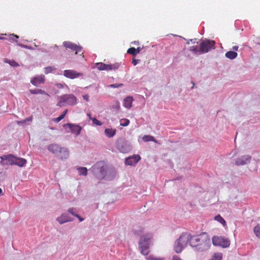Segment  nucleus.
<instances>
[{
  "instance_id": "nucleus-1",
  "label": "nucleus",
  "mask_w": 260,
  "mask_h": 260,
  "mask_svg": "<svg viewBox=\"0 0 260 260\" xmlns=\"http://www.w3.org/2000/svg\"><path fill=\"white\" fill-rule=\"evenodd\" d=\"M190 245L197 250L203 251L210 247V239L205 232L198 235H190Z\"/></svg>"
},
{
  "instance_id": "nucleus-2",
  "label": "nucleus",
  "mask_w": 260,
  "mask_h": 260,
  "mask_svg": "<svg viewBox=\"0 0 260 260\" xmlns=\"http://www.w3.org/2000/svg\"><path fill=\"white\" fill-rule=\"evenodd\" d=\"M190 235L187 233L182 234L175 242L174 250L177 253H180L186 246L188 243L190 244Z\"/></svg>"
},
{
  "instance_id": "nucleus-3",
  "label": "nucleus",
  "mask_w": 260,
  "mask_h": 260,
  "mask_svg": "<svg viewBox=\"0 0 260 260\" xmlns=\"http://www.w3.org/2000/svg\"><path fill=\"white\" fill-rule=\"evenodd\" d=\"M151 238L152 235L148 233L142 236L140 238L139 247L140 249L141 253L144 255H148L149 252V241Z\"/></svg>"
},
{
  "instance_id": "nucleus-4",
  "label": "nucleus",
  "mask_w": 260,
  "mask_h": 260,
  "mask_svg": "<svg viewBox=\"0 0 260 260\" xmlns=\"http://www.w3.org/2000/svg\"><path fill=\"white\" fill-rule=\"evenodd\" d=\"M212 243L214 245L219 246L223 248L229 247L231 242L228 238L222 236H214L212 237Z\"/></svg>"
},
{
  "instance_id": "nucleus-5",
  "label": "nucleus",
  "mask_w": 260,
  "mask_h": 260,
  "mask_svg": "<svg viewBox=\"0 0 260 260\" xmlns=\"http://www.w3.org/2000/svg\"><path fill=\"white\" fill-rule=\"evenodd\" d=\"M77 103V99L73 94L63 95L61 96V100L58 103L59 107L67 105H74Z\"/></svg>"
},
{
  "instance_id": "nucleus-6",
  "label": "nucleus",
  "mask_w": 260,
  "mask_h": 260,
  "mask_svg": "<svg viewBox=\"0 0 260 260\" xmlns=\"http://www.w3.org/2000/svg\"><path fill=\"white\" fill-rule=\"evenodd\" d=\"M215 44V41L210 40H205L202 41L200 44V53H207L211 49H214Z\"/></svg>"
},
{
  "instance_id": "nucleus-7",
  "label": "nucleus",
  "mask_w": 260,
  "mask_h": 260,
  "mask_svg": "<svg viewBox=\"0 0 260 260\" xmlns=\"http://www.w3.org/2000/svg\"><path fill=\"white\" fill-rule=\"evenodd\" d=\"M95 67L100 71H110L115 70L119 68V64L115 63L114 64H107L103 62H98L95 63Z\"/></svg>"
},
{
  "instance_id": "nucleus-8",
  "label": "nucleus",
  "mask_w": 260,
  "mask_h": 260,
  "mask_svg": "<svg viewBox=\"0 0 260 260\" xmlns=\"http://www.w3.org/2000/svg\"><path fill=\"white\" fill-rule=\"evenodd\" d=\"M117 148L122 153L128 152L132 149L131 146L122 139L118 140L116 143Z\"/></svg>"
},
{
  "instance_id": "nucleus-9",
  "label": "nucleus",
  "mask_w": 260,
  "mask_h": 260,
  "mask_svg": "<svg viewBox=\"0 0 260 260\" xmlns=\"http://www.w3.org/2000/svg\"><path fill=\"white\" fill-rule=\"evenodd\" d=\"M63 45L66 48H69L72 51H75V54L81 53V55L83 54L82 52V47L77 45L76 44L69 41H65L63 43Z\"/></svg>"
},
{
  "instance_id": "nucleus-10",
  "label": "nucleus",
  "mask_w": 260,
  "mask_h": 260,
  "mask_svg": "<svg viewBox=\"0 0 260 260\" xmlns=\"http://www.w3.org/2000/svg\"><path fill=\"white\" fill-rule=\"evenodd\" d=\"M2 159L1 164L3 166L14 165L15 160V156L11 154L1 156Z\"/></svg>"
},
{
  "instance_id": "nucleus-11",
  "label": "nucleus",
  "mask_w": 260,
  "mask_h": 260,
  "mask_svg": "<svg viewBox=\"0 0 260 260\" xmlns=\"http://www.w3.org/2000/svg\"><path fill=\"white\" fill-rule=\"evenodd\" d=\"M63 76L67 78L74 79L83 76L82 73L78 72L73 70H66L63 71Z\"/></svg>"
},
{
  "instance_id": "nucleus-12",
  "label": "nucleus",
  "mask_w": 260,
  "mask_h": 260,
  "mask_svg": "<svg viewBox=\"0 0 260 260\" xmlns=\"http://www.w3.org/2000/svg\"><path fill=\"white\" fill-rule=\"evenodd\" d=\"M141 157L139 155H133L125 160V164L126 165L133 166L136 165L140 160Z\"/></svg>"
},
{
  "instance_id": "nucleus-13",
  "label": "nucleus",
  "mask_w": 260,
  "mask_h": 260,
  "mask_svg": "<svg viewBox=\"0 0 260 260\" xmlns=\"http://www.w3.org/2000/svg\"><path fill=\"white\" fill-rule=\"evenodd\" d=\"M45 81V76L41 75L39 76H37L34 77H32L30 80V83L36 86H37L41 84H44Z\"/></svg>"
},
{
  "instance_id": "nucleus-14",
  "label": "nucleus",
  "mask_w": 260,
  "mask_h": 260,
  "mask_svg": "<svg viewBox=\"0 0 260 260\" xmlns=\"http://www.w3.org/2000/svg\"><path fill=\"white\" fill-rule=\"evenodd\" d=\"M251 159V156L249 155L242 156L237 159L236 165L237 166L244 165L249 162Z\"/></svg>"
},
{
  "instance_id": "nucleus-15",
  "label": "nucleus",
  "mask_w": 260,
  "mask_h": 260,
  "mask_svg": "<svg viewBox=\"0 0 260 260\" xmlns=\"http://www.w3.org/2000/svg\"><path fill=\"white\" fill-rule=\"evenodd\" d=\"M69 152L68 148L66 147H61L59 152H58L57 156L61 159H66L69 157Z\"/></svg>"
},
{
  "instance_id": "nucleus-16",
  "label": "nucleus",
  "mask_w": 260,
  "mask_h": 260,
  "mask_svg": "<svg viewBox=\"0 0 260 260\" xmlns=\"http://www.w3.org/2000/svg\"><path fill=\"white\" fill-rule=\"evenodd\" d=\"M61 148V147L59 145L56 144H52L48 146V150L56 156H57L58 152H59Z\"/></svg>"
},
{
  "instance_id": "nucleus-17",
  "label": "nucleus",
  "mask_w": 260,
  "mask_h": 260,
  "mask_svg": "<svg viewBox=\"0 0 260 260\" xmlns=\"http://www.w3.org/2000/svg\"><path fill=\"white\" fill-rule=\"evenodd\" d=\"M56 220L60 224L72 221V219L66 213L61 214L59 217L57 218Z\"/></svg>"
},
{
  "instance_id": "nucleus-18",
  "label": "nucleus",
  "mask_w": 260,
  "mask_h": 260,
  "mask_svg": "<svg viewBox=\"0 0 260 260\" xmlns=\"http://www.w3.org/2000/svg\"><path fill=\"white\" fill-rule=\"evenodd\" d=\"M67 125L70 128L73 133H74L77 135H79L82 129L80 126L72 123H67Z\"/></svg>"
},
{
  "instance_id": "nucleus-19",
  "label": "nucleus",
  "mask_w": 260,
  "mask_h": 260,
  "mask_svg": "<svg viewBox=\"0 0 260 260\" xmlns=\"http://www.w3.org/2000/svg\"><path fill=\"white\" fill-rule=\"evenodd\" d=\"M29 92L31 94H40L44 95L45 96V97L44 98L45 100H47L50 96V95L47 92H46L44 90L41 89H30Z\"/></svg>"
},
{
  "instance_id": "nucleus-20",
  "label": "nucleus",
  "mask_w": 260,
  "mask_h": 260,
  "mask_svg": "<svg viewBox=\"0 0 260 260\" xmlns=\"http://www.w3.org/2000/svg\"><path fill=\"white\" fill-rule=\"evenodd\" d=\"M26 164V160L23 158H18L15 157L14 165L19 167H23Z\"/></svg>"
},
{
  "instance_id": "nucleus-21",
  "label": "nucleus",
  "mask_w": 260,
  "mask_h": 260,
  "mask_svg": "<svg viewBox=\"0 0 260 260\" xmlns=\"http://www.w3.org/2000/svg\"><path fill=\"white\" fill-rule=\"evenodd\" d=\"M133 101L132 97L128 96L124 100L123 106L126 108H130L132 107Z\"/></svg>"
},
{
  "instance_id": "nucleus-22",
  "label": "nucleus",
  "mask_w": 260,
  "mask_h": 260,
  "mask_svg": "<svg viewBox=\"0 0 260 260\" xmlns=\"http://www.w3.org/2000/svg\"><path fill=\"white\" fill-rule=\"evenodd\" d=\"M116 130L113 128H106L105 130V135L109 138L113 137L116 134Z\"/></svg>"
},
{
  "instance_id": "nucleus-23",
  "label": "nucleus",
  "mask_w": 260,
  "mask_h": 260,
  "mask_svg": "<svg viewBox=\"0 0 260 260\" xmlns=\"http://www.w3.org/2000/svg\"><path fill=\"white\" fill-rule=\"evenodd\" d=\"M225 56L231 59H235L237 56V53L235 51H229L226 52Z\"/></svg>"
},
{
  "instance_id": "nucleus-24",
  "label": "nucleus",
  "mask_w": 260,
  "mask_h": 260,
  "mask_svg": "<svg viewBox=\"0 0 260 260\" xmlns=\"http://www.w3.org/2000/svg\"><path fill=\"white\" fill-rule=\"evenodd\" d=\"M214 219L217 221L220 222L223 226H226V222L225 220L219 215H217L214 217Z\"/></svg>"
},
{
  "instance_id": "nucleus-25",
  "label": "nucleus",
  "mask_w": 260,
  "mask_h": 260,
  "mask_svg": "<svg viewBox=\"0 0 260 260\" xmlns=\"http://www.w3.org/2000/svg\"><path fill=\"white\" fill-rule=\"evenodd\" d=\"M68 110L66 109L64 112L58 117L53 119V121L55 122L58 123L62 119L64 118L66 115L67 114Z\"/></svg>"
},
{
  "instance_id": "nucleus-26",
  "label": "nucleus",
  "mask_w": 260,
  "mask_h": 260,
  "mask_svg": "<svg viewBox=\"0 0 260 260\" xmlns=\"http://www.w3.org/2000/svg\"><path fill=\"white\" fill-rule=\"evenodd\" d=\"M106 169L104 167H102L100 169V174H98L96 177L99 179H103L106 175Z\"/></svg>"
},
{
  "instance_id": "nucleus-27",
  "label": "nucleus",
  "mask_w": 260,
  "mask_h": 260,
  "mask_svg": "<svg viewBox=\"0 0 260 260\" xmlns=\"http://www.w3.org/2000/svg\"><path fill=\"white\" fill-rule=\"evenodd\" d=\"M142 139L145 142L153 141L155 143L157 142L155 139L152 136L145 135L142 138Z\"/></svg>"
},
{
  "instance_id": "nucleus-28",
  "label": "nucleus",
  "mask_w": 260,
  "mask_h": 260,
  "mask_svg": "<svg viewBox=\"0 0 260 260\" xmlns=\"http://www.w3.org/2000/svg\"><path fill=\"white\" fill-rule=\"evenodd\" d=\"M80 175L86 176L87 173V169L85 167H79L77 169Z\"/></svg>"
},
{
  "instance_id": "nucleus-29",
  "label": "nucleus",
  "mask_w": 260,
  "mask_h": 260,
  "mask_svg": "<svg viewBox=\"0 0 260 260\" xmlns=\"http://www.w3.org/2000/svg\"><path fill=\"white\" fill-rule=\"evenodd\" d=\"M253 232L255 236L260 238V224H258L253 228Z\"/></svg>"
},
{
  "instance_id": "nucleus-30",
  "label": "nucleus",
  "mask_w": 260,
  "mask_h": 260,
  "mask_svg": "<svg viewBox=\"0 0 260 260\" xmlns=\"http://www.w3.org/2000/svg\"><path fill=\"white\" fill-rule=\"evenodd\" d=\"M222 254L221 253H215L211 258L213 260H221Z\"/></svg>"
},
{
  "instance_id": "nucleus-31",
  "label": "nucleus",
  "mask_w": 260,
  "mask_h": 260,
  "mask_svg": "<svg viewBox=\"0 0 260 260\" xmlns=\"http://www.w3.org/2000/svg\"><path fill=\"white\" fill-rule=\"evenodd\" d=\"M189 50L192 52L194 54H201L200 49H198V47L197 46H191L189 48Z\"/></svg>"
},
{
  "instance_id": "nucleus-32",
  "label": "nucleus",
  "mask_w": 260,
  "mask_h": 260,
  "mask_svg": "<svg viewBox=\"0 0 260 260\" xmlns=\"http://www.w3.org/2000/svg\"><path fill=\"white\" fill-rule=\"evenodd\" d=\"M120 125H122L123 126H127L129 123V120L127 119H121L120 120Z\"/></svg>"
},
{
  "instance_id": "nucleus-33",
  "label": "nucleus",
  "mask_w": 260,
  "mask_h": 260,
  "mask_svg": "<svg viewBox=\"0 0 260 260\" xmlns=\"http://www.w3.org/2000/svg\"><path fill=\"white\" fill-rule=\"evenodd\" d=\"M55 70V68L52 66L47 67L45 68V73L46 74H48L52 71H54Z\"/></svg>"
},
{
  "instance_id": "nucleus-34",
  "label": "nucleus",
  "mask_w": 260,
  "mask_h": 260,
  "mask_svg": "<svg viewBox=\"0 0 260 260\" xmlns=\"http://www.w3.org/2000/svg\"><path fill=\"white\" fill-rule=\"evenodd\" d=\"M127 53L136 56L137 54L136 49L134 47H131L127 51Z\"/></svg>"
},
{
  "instance_id": "nucleus-35",
  "label": "nucleus",
  "mask_w": 260,
  "mask_h": 260,
  "mask_svg": "<svg viewBox=\"0 0 260 260\" xmlns=\"http://www.w3.org/2000/svg\"><path fill=\"white\" fill-rule=\"evenodd\" d=\"M5 61V62L9 63L12 67H17L19 66V64L14 60L6 59Z\"/></svg>"
},
{
  "instance_id": "nucleus-36",
  "label": "nucleus",
  "mask_w": 260,
  "mask_h": 260,
  "mask_svg": "<svg viewBox=\"0 0 260 260\" xmlns=\"http://www.w3.org/2000/svg\"><path fill=\"white\" fill-rule=\"evenodd\" d=\"M32 120V116H30L29 117H27L26 118H25L24 120H22V121H17V123L18 124H23L26 122H31Z\"/></svg>"
},
{
  "instance_id": "nucleus-37",
  "label": "nucleus",
  "mask_w": 260,
  "mask_h": 260,
  "mask_svg": "<svg viewBox=\"0 0 260 260\" xmlns=\"http://www.w3.org/2000/svg\"><path fill=\"white\" fill-rule=\"evenodd\" d=\"M18 38L19 36L14 34H11L9 36V39L15 42H17V39Z\"/></svg>"
},
{
  "instance_id": "nucleus-38",
  "label": "nucleus",
  "mask_w": 260,
  "mask_h": 260,
  "mask_svg": "<svg viewBox=\"0 0 260 260\" xmlns=\"http://www.w3.org/2000/svg\"><path fill=\"white\" fill-rule=\"evenodd\" d=\"M91 120L92 121V123L98 126H101L102 125V123L100 121L96 119L95 118H93L91 119Z\"/></svg>"
},
{
  "instance_id": "nucleus-39",
  "label": "nucleus",
  "mask_w": 260,
  "mask_h": 260,
  "mask_svg": "<svg viewBox=\"0 0 260 260\" xmlns=\"http://www.w3.org/2000/svg\"><path fill=\"white\" fill-rule=\"evenodd\" d=\"M123 84L122 83L120 84H111L109 85V87L112 88H119L123 86Z\"/></svg>"
},
{
  "instance_id": "nucleus-40",
  "label": "nucleus",
  "mask_w": 260,
  "mask_h": 260,
  "mask_svg": "<svg viewBox=\"0 0 260 260\" xmlns=\"http://www.w3.org/2000/svg\"><path fill=\"white\" fill-rule=\"evenodd\" d=\"M74 208H70L69 209L68 211L70 213H71V214H72L73 215H74V216H75V215H77V214H75L74 213Z\"/></svg>"
},
{
  "instance_id": "nucleus-41",
  "label": "nucleus",
  "mask_w": 260,
  "mask_h": 260,
  "mask_svg": "<svg viewBox=\"0 0 260 260\" xmlns=\"http://www.w3.org/2000/svg\"><path fill=\"white\" fill-rule=\"evenodd\" d=\"M83 98L84 100H85V101L88 102V101H89V96L88 94L83 95Z\"/></svg>"
},
{
  "instance_id": "nucleus-42",
  "label": "nucleus",
  "mask_w": 260,
  "mask_h": 260,
  "mask_svg": "<svg viewBox=\"0 0 260 260\" xmlns=\"http://www.w3.org/2000/svg\"><path fill=\"white\" fill-rule=\"evenodd\" d=\"M139 61V59H133L132 60V63L134 65V66H136L137 64V63H138V62Z\"/></svg>"
},
{
  "instance_id": "nucleus-43",
  "label": "nucleus",
  "mask_w": 260,
  "mask_h": 260,
  "mask_svg": "<svg viewBox=\"0 0 260 260\" xmlns=\"http://www.w3.org/2000/svg\"><path fill=\"white\" fill-rule=\"evenodd\" d=\"M148 259L150 260H162L161 258H156V257H153L152 256H150L149 257Z\"/></svg>"
},
{
  "instance_id": "nucleus-44",
  "label": "nucleus",
  "mask_w": 260,
  "mask_h": 260,
  "mask_svg": "<svg viewBox=\"0 0 260 260\" xmlns=\"http://www.w3.org/2000/svg\"><path fill=\"white\" fill-rule=\"evenodd\" d=\"M75 217H77V218L79 219V221H80V222H81V221H83V220H84V219L83 218H82V217H80V216L79 215H78V214L75 215Z\"/></svg>"
},
{
  "instance_id": "nucleus-45",
  "label": "nucleus",
  "mask_w": 260,
  "mask_h": 260,
  "mask_svg": "<svg viewBox=\"0 0 260 260\" xmlns=\"http://www.w3.org/2000/svg\"><path fill=\"white\" fill-rule=\"evenodd\" d=\"M173 260H182L180 257L177 255H174L173 257Z\"/></svg>"
},
{
  "instance_id": "nucleus-46",
  "label": "nucleus",
  "mask_w": 260,
  "mask_h": 260,
  "mask_svg": "<svg viewBox=\"0 0 260 260\" xmlns=\"http://www.w3.org/2000/svg\"><path fill=\"white\" fill-rule=\"evenodd\" d=\"M239 47L238 46H234L233 47V49L235 51H237Z\"/></svg>"
},
{
  "instance_id": "nucleus-47",
  "label": "nucleus",
  "mask_w": 260,
  "mask_h": 260,
  "mask_svg": "<svg viewBox=\"0 0 260 260\" xmlns=\"http://www.w3.org/2000/svg\"><path fill=\"white\" fill-rule=\"evenodd\" d=\"M136 49V53H137V54L139 53H140V51H141V48H140V47H138V48H137V49Z\"/></svg>"
},
{
  "instance_id": "nucleus-48",
  "label": "nucleus",
  "mask_w": 260,
  "mask_h": 260,
  "mask_svg": "<svg viewBox=\"0 0 260 260\" xmlns=\"http://www.w3.org/2000/svg\"><path fill=\"white\" fill-rule=\"evenodd\" d=\"M87 116L89 117V119L90 120H91V119L93 118V117H91V114L90 113L87 114Z\"/></svg>"
},
{
  "instance_id": "nucleus-49",
  "label": "nucleus",
  "mask_w": 260,
  "mask_h": 260,
  "mask_svg": "<svg viewBox=\"0 0 260 260\" xmlns=\"http://www.w3.org/2000/svg\"><path fill=\"white\" fill-rule=\"evenodd\" d=\"M18 45H19V46H21V47H24V48H26V46L24 45H22V44H18Z\"/></svg>"
},
{
  "instance_id": "nucleus-50",
  "label": "nucleus",
  "mask_w": 260,
  "mask_h": 260,
  "mask_svg": "<svg viewBox=\"0 0 260 260\" xmlns=\"http://www.w3.org/2000/svg\"><path fill=\"white\" fill-rule=\"evenodd\" d=\"M3 194V190L2 189V188H0V194Z\"/></svg>"
},
{
  "instance_id": "nucleus-51",
  "label": "nucleus",
  "mask_w": 260,
  "mask_h": 260,
  "mask_svg": "<svg viewBox=\"0 0 260 260\" xmlns=\"http://www.w3.org/2000/svg\"><path fill=\"white\" fill-rule=\"evenodd\" d=\"M209 260H213V259H212V258H211V259H209Z\"/></svg>"
}]
</instances>
